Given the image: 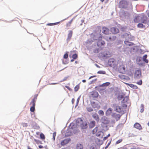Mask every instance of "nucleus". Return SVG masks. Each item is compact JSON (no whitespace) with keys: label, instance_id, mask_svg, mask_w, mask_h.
Here are the masks:
<instances>
[{"label":"nucleus","instance_id":"obj_1","mask_svg":"<svg viewBox=\"0 0 149 149\" xmlns=\"http://www.w3.org/2000/svg\"><path fill=\"white\" fill-rule=\"evenodd\" d=\"M114 108L117 112L121 113H124L127 107V105L125 103L123 104L121 106H116L115 105Z\"/></svg>","mask_w":149,"mask_h":149},{"label":"nucleus","instance_id":"obj_2","mask_svg":"<svg viewBox=\"0 0 149 149\" xmlns=\"http://www.w3.org/2000/svg\"><path fill=\"white\" fill-rule=\"evenodd\" d=\"M148 17L144 14H141V22L143 23L149 25V12L148 14Z\"/></svg>","mask_w":149,"mask_h":149},{"label":"nucleus","instance_id":"obj_3","mask_svg":"<svg viewBox=\"0 0 149 149\" xmlns=\"http://www.w3.org/2000/svg\"><path fill=\"white\" fill-rule=\"evenodd\" d=\"M38 95H34V98L32 99L30 104H32V106L31 107L30 110L31 112H34L35 110V102L37 99Z\"/></svg>","mask_w":149,"mask_h":149},{"label":"nucleus","instance_id":"obj_4","mask_svg":"<svg viewBox=\"0 0 149 149\" xmlns=\"http://www.w3.org/2000/svg\"><path fill=\"white\" fill-rule=\"evenodd\" d=\"M102 37L101 36L99 38V40H102ZM105 45V42L103 40H99L97 42V46L99 47H101L102 46H104Z\"/></svg>","mask_w":149,"mask_h":149},{"label":"nucleus","instance_id":"obj_5","mask_svg":"<svg viewBox=\"0 0 149 149\" xmlns=\"http://www.w3.org/2000/svg\"><path fill=\"white\" fill-rule=\"evenodd\" d=\"M141 76V72L140 70H137L136 71L134 75L135 79H138L140 78Z\"/></svg>","mask_w":149,"mask_h":149},{"label":"nucleus","instance_id":"obj_6","mask_svg":"<svg viewBox=\"0 0 149 149\" xmlns=\"http://www.w3.org/2000/svg\"><path fill=\"white\" fill-rule=\"evenodd\" d=\"M90 95L93 98H96L98 97L99 94L97 92L94 91L90 92Z\"/></svg>","mask_w":149,"mask_h":149},{"label":"nucleus","instance_id":"obj_7","mask_svg":"<svg viewBox=\"0 0 149 149\" xmlns=\"http://www.w3.org/2000/svg\"><path fill=\"white\" fill-rule=\"evenodd\" d=\"M71 141L70 139H65L62 141L61 143V146H64L65 145Z\"/></svg>","mask_w":149,"mask_h":149},{"label":"nucleus","instance_id":"obj_8","mask_svg":"<svg viewBox=\"0 0 149 149\" xmlns=\"http://www.w3.org/2000/svg\"><path fill=\"white\" fill-rule=\"evenodd\" d=\"M115 62V60L113 58H110L108 60V65L110 67H112L114 65Z\"/></svg>","mask_w":149,"mask_h":149},{"label":"nucleus","instance_id":"obj_9","mask_svg":"<svg viewBox=\"0 0 149 149\" xmlns=\"http://www.w3.org/2000/svg\"><path fill=\"white\" fill-rule=\"evenodd\" d=\"M102 33L107 35L109 34V29L105 27H103L102 28Z\"/></svg>","mask_w":149,"mask_h":149},{"label":"nucleus","instance_id":"obj_10","mask_svg":"<svg viewBox=\"0 0 149 149\" xmlns=\"http://www.w3.org/2000/svg\"><path fill=\"white\" fill-rule=\"evenodd\" d=\"M111 31L112 33L116 34L119 32V30L116 28L112 27L111 29Z\"/></svg>","mask_w":149,"mask_h":149},{"label":"nucleus","instance_id":"obj_11","mask_svg":"<svg viewBox=\"0 0 149 149\" xmlns=\"http://www.w3.org/2000/svg\"><path fill=\"white\" fill-rule=\"evenodd\" d=\"M116 39V37L112 36L110 37H107L106 38V40L108 41H112L115 40Z\"/></svg>","mask_w":149,"mask_h":149},{"label":"nucleus","instance_id":"obj_12","mask_svg":"<svg viewBox=\"0 0 149 149\" xmlns=\"http://www.w3.org/2000/svg\"><path fill=\"white\" fill-rule=\"evenodd\" d=\"M141 15H140L136 16L134 18V21L135 22L138 23L141 21Z\"/></svg>","mask_w":149,"mask_h":149},{"label":"nucleus","instance_id":"obj_13","mask_svg":"<svg viewBox=\"0 0 149 149\" xmlns=\"http://www.w3.org/2000/svg\"><path fill=\"white\" fill-rule=\"evenodd\" d=\"M119 69L120 72L123 73L125 72V68L124 65H121L120 66Z\"/></svg>","mask_w":149,"mask_h":149},{"label":"nucleus","instance_id":"obj_14","mask_svg":"<svg viewBox=\"0 0 149 149\" xmlns=\"http://www.w3.org/2000/svg\"><path fill=\"white\" fill-rule=\"evenodd\" d=\"M80 126L82 129H86L88 127V124L86 122H83Z\"/></svg>","mask_w":149,"mask_h":149},{"label":"nucleus","instance_id":"obj_15","mask_svg":"<svg viewBox=\"0 0 149 149\" xmlns=\"http://www.w3.org/2000/svg\"><path fill=\"white\" fill-rule=\"evenodd\" d=\"M91 106L93 108H97L99 109L100 106L98 104L95 103V102H91Z\"/></svg>","mask_w":149,"mask_h":149},{"label":"nucleus","instance_id":"obj_16","mask_svg":"<svg viewBox=\"0 0 149 149\" xmlns=\"http://www.w3.org/2000/svg\"><path fill=\"white\" fill-rule=\"evenodd\" d=\"M112 116L113 117L115 118L116 120H118L120 119L121 117V116L119 114H117L116 113H113L112 115Z\"/></svg>","mask_w":149,"mask_h":149},{"label":"nucleus","instance_id":"obj_17","mask_svg":"<svg viewBox=\"0 0 149 149\" xmlns=\"http://www.w3.org/2000/svg\"><path fill=\"white\" fill-rule=\"evenodd\" d=\"M134 127L135 128L140 130L142 129V127L141 125L138 123H136L134 125Z\"/></svg>","mask_w":149,"mask_h":149},{"label":"nucleus","instance_id":"obj_18","mask_svg":"<svg viewBox=\"0 0 149 149\" xmlns=\"http://www.w3.org/2000/svg\"><path fill=\"white\" fill-rule=\"evenodd\" d=\"M83 122V120L81 118H77L76 121L77 124L79 126H80Z\"/></svg>","mask_w":149,"mask_h":149},{"label":"nucleus","instance_id":"obj_19","mask_svg":"<svg viewBox=\"0 0 149 149\" xmlns=\"http://www.w3.org/2000/svg\"><path fill=\"white\" fill-rule=\"evenodd\" d=\"M125 84L129 86H130V87L134 89H137L138 88V87L136 85H134L132 84H129L126 83H125Z\"/></svg>","mask_w":149,"mask_h":149},{"label":"nucleus","instance_id":"obj_20","mask_svg":"<svg viewBox=\"0 0 149 149\" xmlns=\"http://www.w3.org/2000/svg\"><path fill=\"white\" fill-rule=\"evenodd\" d=\"M119 77L121 79H129L130 78L129 77H127L126 76H125L123 74H120L119 75Z\"/></svg>","mask_w":149,"mask_h":149},{"label":"nucleus","instance_id":"obj_21","mask_svg":"<svg viewBox=\"0 0 149 149\" xmlns=\"http://www.w3.org/2000/svg\"><path fill=\"white\" fill-rule=\"evenodd\" d=\"M72 31L71 30L69 31V33L68 34V36L67 38V40H69L71 38L72 35Z\"/></svg>","mask_w":149,"mask_h":149},{"label":"nucleus","instance_id":"obj_22","mask_svg":"<svg viewBox=\"0 0 149 149\" xmlns=\"http://www.w3.org/2000/svg\"><path fill=\"white\" fill-rule=\"evenodd\" d=\"M93 118L97 122H99L100 120L99 118L98 115L97 114H94L93 115Z\"/></svg>","mask_w":149,"mask_h":149},{"label":"nucleus","instance_id":"obj_23","mask_svg":"<svg viewBox=\"0 0 149 149\" xmlns=\"http://www.w3.org/2000/svg\"><path fill=\"white\" fill-rule=\"evenodd\" d=\"M95 122L94 121H92L90 122L89 124V127L91 128H93L95 126Z\"/></svg>","mask_w":149,"mask_h":149},{"label":"nucleus","instance_id":"obj_24","mask_svg":"<svg viewBox=\"0 0 149 149\" xmlns=\"http://www.w3.org/2000/svg\"><path fill=\"white\" fill-rule=\"evenodd\" d=\"M112 109L111 108H109L106 112V115L107 116H109L112 113Z\"/></svg>","mask_w":149,"mask_h":149},{"label":"nucleus","instance_id":"obj_25","mask_svg":"<svg viewBox=\"0 0 149 149\" xmlns=\"http://www.w3.org/2000/svg\"><path fill=\"white\" fill-rule=\"evenodd\" d=\"M124 43L127 46H131L133 45H134L133 43L127 41H124Z\"/></svg>","mask_w":149,"mask_h":149},{"label":"nucleus","instance_id":"obj_26","mask_svg":"<svg viewBox=\"0 0 149 149\" xmlns=\"http://www.w3.org/2000/svg\"><path fill=\"white\" fill-rule=\"evenodd\" d=\"M147 57V54L145 55L143 57V61L146 63H148V60L146 58Z\"/></svg>","mask_w":149,"mask_h":149},{"label":"nucleus","instance_id":"obj_27","mask_svg":"<svg viewBox=\"0 0 149 149\" xmlns=\"http://www.w3.org/2000/svg\"><path fill=\"white\" fill-rule=\"evenodd\" d=\"M77 149H83V145L81 144H78L76 146Z\"/></svg>","mask_w":149,"mask_h":149},{"label":"nucleus","instance_id":"obj_28","mask_svg":"<svg viewBox=\"0 0 149 149\" xmlns=\"http://www.w3.org/2000/svg\"><path fill=\"white\" fill-rule=\"evenodd\" d=\"M73 19H72L69 22L67 23L66 24V26L67 27H69L71 25V24L72 23Z\"/></svg>","mask_w":149,"mask_h":149},{"label":"nucleus","instance_id":"obj_29","mask_svg":"<svg viewBox=\"0 0 149 149\" xmlns=\"http://www.w3.org/2000/svg\"><path fill=\"white\" fill-rule=\"evenodd\" d=\"M60 23L59 22H57L54 23H50L47 24V25L48 26H52L54 25H56V24H58Z\"/></svg>","mask_w":149,"mask_h":149},{"label":"nucleus","instance_id":"obj_30","mask_svg":"<svg viewBox=\"0 0 149 149\" xmlns=\"http://www.w3.org/2000/svg\"><path fill=\"white\" fill-rule=\"evenodd\" d=\"M40 138L42 139H45V137L43 133H41L40 135Z\"/></svg>","mask_w":149,"mask_h":149},{"label":"nucleus","instance_id":"obj_31","mask_svg":"<svg viewBox=\"0 0 149 149\" xmlns=\"http://www.w3.org/2000/svg\"><path fill=\"white\" fill-rule=\"evenodd\" d=\"M98 113L99 115L101 116H103L104 114V112L102 110H99L98 112Z\"/></svg>","mask_w":149,"mask_h":149},{"label":"nucleus","instance_id":"obj_32","mask_svg":"<svg viewBox=\"0 0 149 149\" xmlns=\"http://www.w3.org/2000/svg\"><path fill=\"white\" fill-rule=\"evenodd\" d=\"M141 108L140 111L141 113L143 112L144 111V106L143 104H141Z\"/></svg>","mask_w":149,"mask_h":149},{"label":"nucleus","instance_id":"obj_33","mask_svg":"<svg viewBox=\"0 0 149 149\" xmlns=\"http://www.w3.org/2000/svg\"><path fill=\"white\" fill-rule=\"evenodd\" d=\"M79 85H76L74 88V90L75 92L77 91L79 89Z\"/></svg>","mask_w":149,"mask_h":149},{"label":"nucleus","instance_id":"obj_34","mask_svg":"<svg viewBox=\"0 0 149 149\" xmlns=\"http://www.w3.org/2000/svg\"><path fill=\"white\" fill-rule=\"evenodd\" d=\"M68 52H67L63 56V58L65 59H67L68 58Z\"/></svg>","mask_w":149,"mask_h":149},{"label":"nucleus","instance_id":"obj_35","mask_svg":"<svg viewBox=\"0 0 149 149\" xmlns=\"http://www.w3.org/2000/svg\"><path fill=\"white\" fill-rule=\"evenodd\" d=\"M72 58L73 59H75V60L78 57L77 55L76 54H73L72 56Z\"/></svg>","mask_w":149,"mask_h":149},{"label":"nucleus","instance_id":"obj_36","mask_svg":"<svg viewBox=\"0 0 149 149\" xmlns=\"http://www.w3.org/2000/svg\"><path fill=\"white\" fill-rule=\"evenodd\" d=\"M97 127L95 128L92 131L93 133V134L95 133L97 131Z\"/></svg>","mask_w":149,"mask_h":149},{"label":"nucleus","instance_id":"obj_37","mask_svg":"<svg viewBox=\"0 0 149 149\" xmlns=\"http://www.w3.org/2000/svg\"><path fill=\"white\" fill-rule=\"evenodd\" d=\"M137 26L138 27L143 28L145 26L143 25V24L141 23H139L137 25Z\"/></svg>","mask_w":149,"mask_h":149},{"label":"nucleus","instance_id":"obj_38","mask_svg":"<svg viewBox=\"0 0 149 149\" xmlns=\"http://www.w3.org/2000/svg\"><path fill=\"white\" fill-rule=\"evenodd\" d=\"M97 73L98 74H104L105 73V72L104 71H99L97 72Z\"/></svg>","mask_w":149,"mask_h":149},{"label":"nucleus","instance_id":"obj_39","mask_svg":"<svg viewBox=\"0 0 149 149\" xmlns=\"http://www.w3.org/2000/svg\"><path fill=\"white\" fill-rule=\"evenodd\" d=\"M123 141V139H120L118 140L116 142V144H117L118 143H120Z\"/></svg>","mask_w":149,"mask_h":149},{"label":"nucleus","instance_id":"obj_40","mask_svg":"<svg viewBox=\"0 0 149 149\" xmlns=\"http://www.w3.org/2000/svg\"><path fill=\"white\" fill-rule=\"evenodd\" d=\"M87 110L89 112H91L93 111V109L91 107H88L86 108Z\"/></svg>","mask_w":149,"mask_h":149},{"label":"nucleus","instance_id":"obj_41","mask_svg":"<svg viewBox=\"0 0 149 149\" xmlns=\"http://www.w3.org/2000/svg\"><path fill=\"white\" fill-rule=\"evenodd\" d=\"M123 97V96L122 95H119L118 97V100H120L122 99Z\"/></svg>","mask_w":149,"mask_h":149},{"label":"nucleus","instance_id":"obj_42","mask_svg":"<svg viewBox=\"0 0 149 149\" xmlns=\"http://www.w3.org/2000/svg\"><path fill=\"white\" fill-rule=\"evenodd\" d=\"M56 135V132H54L53 133V138L54 140H55V136Z\"/></svg>","mask_w":149,"mask_h":149},{"label":"nucleus","instance_id":"obj_43","mask_svg":"<svg viewBox=\"0 0 149 149\" xmlns=\"http://www.w3.org/2000/svg\"><path fill=\"white\" fill-rule=\"evenodd\" d=\"M93 52L95 53H97L99 52V49H95L93 50Z\"/></svg>","mask_w":149,"mask_h":149},{"label":"nucleus","instance_id":"obj_44","mask_svg":"<svg viewBox=\"0 0 149 149\" xmlns=\"http://www.w3.org/2000/svg\"><path fill=\"white\" fill-rule=\"evenodd\" d=\"M22 125L23 127H26L28 126L27 123H22Z\"/></svg>","mask_w":149,"mask_h":149},{"label":"nucleus","instance_id":"obj_45","mask_svg":"<svg viewBox=\"0 0 149 149\" xmlns=\"http://www.w3.org/2000/svg\"><path fill=\"white\" fill-rule=\"evenodd\" d=\"M34 140L38 144L39 143H41V142L38 140L36 139H34Z\"/></svg>","mask_w":149,"mask_h":149},{"label":"nucleus","instance_id":"obj_46","mask_svg":"<svg viewBox=\"0 0 149 149\" xmlns=\"http://www.w3.org/2000/svg\"><path fill=\"white\" fill-rule=\"evenodd\" d=\"M109 122L108 120H105L103 123L105 124H108L109 123Z\"/></svg>","mask_w":149,"mask_h":149},{"label":"nucleus","instance_id":"obj_47","mask_svg":"<svg viewBox=\"0 0 149 149\" xmlns=\"http://www.w3.org/2000/svg\"><path fill=\"white\" fill-rule=\"evenodd\" d=\"M137 84L139 85H141L142 84V81L141 80H140L137 83Z\"/></svg>","mask_w":149,"mask_h":149},{"label":"nucleus","instance_id":"obj_48","mask_svg":"<svg viewBox=\"0 0 149 149\" xmlns=\"http://www.w3.org/2000/svg\"><path fill=\"white\" fill-rule=\"evenodd\" d=\"M131 149H140V148L139 147H133V148H131Z\"/></svg>","mask_w":149,"mask_h":149},{"label":"nucleus","instance_id":"obj_49","mask_svg":"<svg viewBox=\"0 0 149 149\" xmlns=\"http://www.w3.org/2000/svg\"><path fill=\"white\" fill-rule=\"evenodd\" d=\"M108 138V137L107 136L104 137L103 138V140L104 141H105Z\"/></svg>","mask_w":149,"mask_h":149},{"label":"nucleus","instance_id":"obj_50","mask_svg":"<svg viewBox=\"0 0 149 149\" xmlns=\"http://www.w3.org/2000/svg\"><path fill=\"white\" fill-rule=\"evenodd\" d=\"M38 147L39 148H43V146L41 145H40Z\"/></svg>","mask_w":149,"mask_h":149},{"label":"nucleus","instance_id":"obj_51","mask_svg":"<svg viewBox=\"0 0 149 149\" xmlns=\"http://www.w3.org/2000/svg\"><path fill=\"white\" fill-rule=\"evenodd\" d=\"M65 87L67 88L68 89H69V90L70 89V88L68 86H66Z\"/></svg>","mask_w":149,"mask_h":149},{"label":"nucleus","instance_id":"obj_52","mask_svg":"<svg viewBox=\"0 0 149 149\" xmlns=\"http://www.w3.org/2000/svg\"><path fill=\"white\" fill-rule=\"evenodd\" d=\"M90 149H95V148L93 146H92L91 147Z\"/></svg>","mask_w":149,"mask_h":149},{"label":"nucleus","instance_id":"obj_53","mask_svg":"<svg viewBox=\"0 0 149 149\" xmlns=\"http://www.w3.org/2000/svg\"><path fill=\"white\" fill-rule=\"evenodd\" d=\"M111 140L110 142L108 143L107 145H108V146H109V145H110L111 143Z\"/></svg>","mask_w":149,"mask_h":149},{"label":"nucleus","instance_id":"obj_54","mask_svg":"<svg viewBox=\"0 0 149 149\" xmlns=\"http://www.w3.org/2000/svg\"><path fill=\"white\" fill-rule=\"evenodd\" d=\"M74 60H75V59H73V58H72V59L71 60V62H73V61Z\"/></svg>","mask_w":149,"mask_h":149},{"label":"nucleus","instance_id":"obj_55","mask_svg":"<svg viewBox=\"0 0 149 149\" xmlns=\"http://www.w3.org/2000/svg\"><path fill=\"white\" fill-rule=\"evenodd\" d=\"M28 149H32V148L29 147V146L27 147Z\"/></svg>","mask_w":149,"mask_h":149},{"label":"nucleus","instance_id":"obj_56","mask_svg":"<svg viewBox=\"0 0 149 149\" xmlns=\"http://www.w3.org/2000/svg\"><path fill=\"white\" fill-rule=\"evenodd\" d=\"M82 82L84 83L85 82H86V80H82Z\"/></svg>","mask_w":149,"mask_h":149},{"label":"nucleus","instance_id":"obj_57","mask_svg":"<svg viewBox=\"0 0 149 149\" xmlns=\"http://www.w3.org/2000/svg\"><path fill=\"white\" fill-rule=\"evenodd\" d=\"M126 98V100L127 101V100L128 99V98L127 97H126V98H125L123 100V101H124L125 99Z\"/></svg>","mask_w":149,"mask_h":149},{"label":"nucleus","instance_id":"obj_58","mask_svg":"<svg viewBox=\"0 0 149 149\" xmlns=\"http://www.w3.org/2000/svg\"><path fill=\"white\" fill-rule=\"evenodd\" d=\"M110 136V134H109L107 136L108 137H109V136Z\"/></svg>","mask_w":149,"mask_h":149},{"label":"nucleus","instance_id":"obj_59","mask_svg":"<svg viewBox=\"0 0 149 149\" xmlns=\"http://www.w3.org/2000/svg\"><path fill=\"white\" fill-rule=\"evenodd\" d=\"M74 99H72V103H73V102L74 101Z\"/></svg>","mask_w":149,"mask_h":149},{"label":"nucleus","instance_id":"obj_60","mask_svg":"<svg viewBox=\"0 0 149 149\" xmlns=\"http://www.w3.org/2000/svg\"><path fill=\"white\" fill-rule=\"evenodd\" d=\"M109 146H108V145H107L105 147V149H106Z\"/></svg>","mask_w":149,"mask_h":149},{"label":"nucleus","instance_id":"obj_61","mask_svg":"<svg viewBox=\"0 0 149 149\" xmlns=\"http://www.w3.org/2000/svg\"><path fill=\"white\" fill-rule=\"evenodd\" d=\"M96 66L98 68H100V66H99L98 65H97V64H96Z\"/></svg>","mask_w":149,"mask_h":149},{"label":"nucleus","instance_id":"obj_62","mask_svg":"<svg viewBox=\"0 0 149 149\" xmlns=\"http://www.w3.org/2000/svg\"><path fill=\"white\" fill-rule=\"evenodd\" d=\"M100 1L102 2H103L104 1V0H100Z\"/></svg>","mask_w":149,"mask_h":149},{"label":"nucleus","instance_id":"obj_63","mask_svg":"<svg viewBox=\"0 0 149 149\" xmlns=\"http://www.w3.org/2000/svg\"><path fill=\"white\" fill-rule=\"evenodd\" d=\"M75 63H77V61H75Z\"/></svg>","mask_w":149,"mask_h":149},{"label":"nucleus","instance_id":"obj_64","mask_svg":"<svg viewBox=\"0 0 149 149\" xmlns=\"http://www.w3.org/2000/svg\"><path fill=\"white\" fill-rule=\"evenodd\" d=\"M148 126H149V122H148Z\"/></svg>","mask_w":149,"mask_h":149}]
</instances>
